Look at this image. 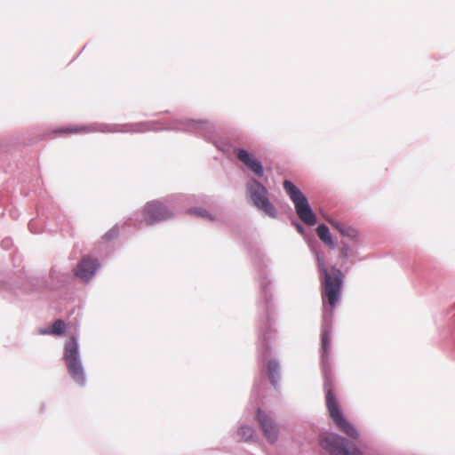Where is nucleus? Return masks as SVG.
<instances>
[{
    "mask_svg": "<svg viewBox=\"0 0 455 455\" xmlns=\"http://www.w3.org/2000/svg\"><path fill=\"white\" fill-rule=\"evenodd\" d=\"M292 224L295 226V228H296L297 231H298L299 234L303 235V234L305 233V228H304V227H303L300 223H299L297 220H293V221H292Z\"/></svg>",
    "mask_w": 455,
    "mask_h": 455,
    "instance_id": "nucleus-25",
    "label": "nucleus"
},
{
    "mask_svg": "<svg viewBox=\"0 0 455 455\" xmlns=\"http://www.w3.org/2000/svg\"><path fill=\"white\" fill-rule=\"evenodd\" d=\"M63 359L72 379L79 383L84 382V369L79 359V347L76 338L71 337L64 346Z\"/></svg>",
    "mask_w": 455,
    "mask_h": 455,
    "instance_id": "nucleus-8",
    "label": "nucleus"
},
{
    "mask_svg": "<svg viewBox=\"0 0 455 455\" xmlns=\"http://www.w3.org/2000/svg\"><path fill=\"white\" fill-rule=\"evenodd\" d=\"M316 232L319 238L325 244H327L331 249H334L335 243L327 225H325L324 223L320 224L316 228Z\"/></svg>",
    "mask_w": 455,
    "mask_h": 455,
    "instance_id": "nucleus-15",
    "label": "nucleus"
},
{
    "mask_svg": "<svg viewBox=\"0 0 455 455\" xmlns=\"http://www.w3.org/2000/svg\"><path fill=\"white\" fill-rule=\"evenodd\" d=\"M331 224L343 236H347L352 241H354L355 243L358 241V235H358L357 230H355V228H353L351 227H347V226H345L342 223H339L338 221H331Z\"/></svg>",
    "mask_w": 455,
    "mask_h": 455,
    "instance_id": "nucleus-14",
    "label": "nucleus"
},
{
    "mask_svg": "<svg viewBox=\"0 0 455 455\" xmlns=\"http://www.w3.org/2000/svg\"><path fill=\"white\" fill-rule=\"evenodd\" d=\"M319 442L331 455H363L354 443L334 433H323L319 436Z\"/></svg>",
    "mask_w": 455,
    "mask_h": 455,
    "instance_id": "nucleus-7",
    "label": "nucleus"
},
{
    "mask_svg": "<svg viewBox=\"0 0 455 455\" xmlns=\"http://www.w3.org/2000/svg\"><path fill=\"white\" fill-rule=\"evenodd\" d=\"M326 390V406L330 414V417L335 423L339 430L346 434L352 439H357L359 434L355 427L344 417L339 406L335 399L334 393L332 390V385L330 382L325 383Z\"/></svg>",
    "mask_w": 455,
    "mask_h": 455,
    "instance_id": "nucleus-6",
    "label": "nucleus"
},
{
    "mask_svg": "<svg viewBox=\"0 0 455 455\" xmlns=\"http://www.w3.org/2000/svg\"><path fill=\"white\" fill-rule=\"evenodd\" d=\"M65 329H66V323L62 320L59 319V320H56L52 323L50 330L40 331V333L41 334L61 335L64 333Z\"/></svg>",
    "mask_w": 455,
    "mask_h": 455,
    "instance_id": "nucleus-16",
    "label": "nucleus"
},
{
    "mask_svg": "<svg viewBox=\"0 0 455 455\" xmlns=\"http://www.w3.org/2000/svg\"><path fill=\"white\" fill-rule=\"evenodd\" d=\"M154 122H140L126 124H115L105 123H93L90 125L63 127L58 130L60 133H77V132H143L147 131H160V130H174L183 131L187 132L195 133L196 136L203 137L209 142H213L215 135L214 125L206 120H193L187 119L172 124L165 128H159L156 126Z\"/></svg>",
    "mask_w": 455,
    "mask_h": 455,
    "instance_id": "nucleus-1",
    "label": "nucleus"
},
{
    "mask_svg": "<svg viewBox=\"0 0 455 455\" xmlns=\"http://www.w3.org/2000/svg\"><path fill=\"white\" fill-rule=\"evenodd\" d=\"M283 187L294 204L295 211L299 220L307 226H315L317 222V217L313 212L306 196L291 180H285Z\"/></svg>",
    "mask_w": 455,
    "mask_h": 455,
    "instance_id": "nucleus-4",
    "label": "nucleus"
},
{
    "mask_svg": "<svg viewBox=\"0 0 455 455\" xmlns=\"http://www.w3.org/2000/svg\"><path fill=\"white\" fill-rule=\"evenodd\" d=\"M236 156L257 177L261 178L264 175V167L262 163L255 158L249 151L244 148H238L236 150Z\"/></svg>",
    "mask_w": 455,
    "mask_h": 455,
    "instance_id": "nucleus-12",
    "label": "nucleus"
},
{
    "mask_svg": "<svg viewBox=\"0 0 455 455\" xmlns=\"http://www.w3.org/2000/svg\"><path fill=\"white\" fill-rule=\"evenodd\" d=\"M119 235V228H118V226L117 225H115L114 227H112L108 232H106L102 238L105 240V241H111L113 240L114 238L117 237Z\"/></svg>",
    "mask_w": 455,
    "mask_h": 455,
    "instance_id": "nucleus-22",
    "label": "nucleus"
},
{
    "mask_svg": "<svg viewBox=\"0 0 455 455\" xmlns=\"http://www.w3.org/2000/svg\"><path fill=\"white\" fill-rule=\"evenodd\" d=\"M58 225L60 226V228L61 230L66 229V228H65V225H64L63 221H60H60H58Z\"/></svg>",
    "mask_w": 455,
    "mask_h": 455,
    "instance_id": "nucleus-26",
    "label": "nucleus"
},
{
    "mask_svg": "<svg viewBox=\"0 0 455 455\" xmlns=\"http://www.w3.org/2000/svg\"><path fill=\"white\" fill-rule=\"evenodd\" d=\"M187 212L190 215H196V216H198V217H201L204 219H210L211 220H213L211 213L204 208H199V207L189 208L187 210Z\"/></svg>",
    "mask_w": 455,
    "mask_h": 455,
    "instance_id": "nucleus-19",
    "label": "nucleus"
},
{
    "mask_svg": "<svg viewBox=\"0 0 455 455\" xmlns=\"http://www.w3.org/2000/svg\"><path fill=\"white\" fill-rule=\"evenodd\" d=\"M12 244V241L10 238H4L1 242V246L4 250H9Z\"/></svg>",
    "mask_w": 455,
    "mask_h": 455,
    "instance_id": "nucleus-24",
    "label": "nucleus"
},
{
    "mask_svg": "<svg viewBox=\"0 0 455 455\" xmlns=\"http://www.w3.org/2000/svg\"><path fill=\"white\" fill-rule=\"evenodd\" d=\"M259 284L262 289V293L266 303V313H270V311L273 310L271 306L272 295L270 293V289L268 288L270 280L265 275L260 274Z\"/></svg>",
    "mask_w": 455,
    "mask_h": 455,
    "instance_id": "nucleus-13",
    "label": "nucleus"
},
{
    "mask_svg": "<svg viewBox=\"0 0 455 455\" xmlns=\"http://www.w3.org/2000/svg\"><path fill=\"white\" fill-rule=\"evenodd\" d=\"M68 273H60L52 269L50 274L51 283H47L44 277H29V279L23 284L22 287L16 286L9 281H0V291L4 294V297L14 301L11 297L13 296H25L28 292L36 291L41 292L44 288L58 289L63 285L69 278Z\"/></svg>",
    "mask_w": 455,
    "mask_h": 455,
    "instance_id": "nucleus-2",
    "label": "nucleus"
},
{
    "mask_svg": "<svg viewBox=\"0 0 455 455\" xmlns=\"http://www.w3.org/2000/svg\"><path fill=\"white\" fill-rule=\"evenodd\" d=\"M246 193L252 204L270 218L277 217V211L268 199L267 188L255 178L246 183Z\"/></svg>",
    "mask_w": 455,
    "mask_h": 455,
    "instance_id": "nucleus-5",
    "label": "nucleus"
},
{
    "mask_svg": "<svg viewBox=\"0 0 455 455\" xmlns=\"http://www.w3.org/2000/svg\"><path fill=\"white\" fill-rule=\"evenodd\" d=\"M61 219H65V216H62V217H59V220L58 221H62Z\"/></svg>",
    "mask_w": 455,
    "mask_h": 455,
    "instance_id": "nucleus-28",
    "label": "nucleus"
},
{
    "mask_svg": "<svg viewBox=\"0 0 455 455\" xmlns=\"http://www.w3.org/2000/svg\"><path fill=\"white\" fill-rule=\"evenodd\" d=\"M185 198L184 196H173L170 201V205L172 207L173 210L179 211L177 204L179 202L183 201Z\"/></svg>",
    "mask_w": 455,
    "mask_h": 455,
    "instance_id": "nucleus-23",
    "label": "nucleus"
},
{
    "mask_svg": "<svg viewBox=\"0 0 455 455\" xmlns=\"http://www.w3.org/2000/svg\"><path fill=\"white\" fill-rule=\"evenodd\" d=\"M331 347V331L324 327L322 331V349L323 355H327Z\"/></svg>",
    "mask_w": 455,
    "mask_h": 455,
    "instance_id": "nucleus-17",
    "label": "nucleus"
},
{
    "mask_svg": "<svg viewBox=\"0 0 455 455\" xmlns=\"http://www.w3.org/2000/svg\"><path fill=\"white\" fill-rule=\"evenodd\" d=\"M340 245L341 247L339 250V258L347 259L348 257H350L352 255V252L349 244L345 241H341Z\"/></svg>",
    "mask_w": 455,
    "mask_h": 455,
    "instance_id": "nucleus-21",
    "label": "nucleus"
},
{
    "mask_svg": "<svg viewBox=\"0 0 455 455\" xmlns=\"http://www.w3.org/2000/svg\"><path fill=\"white\" fill-rule=\"evenodd\" d=\"M132 221V219H129V220L126 222L127 225H130V222Z\"/></svg>",
    "mask_w": 455,
    "mask_h": 455,
    "instance_id": "nucleus-29",
    "label": "nucleus"
},
{
    "mask_svg": "<svg viewBox=\"0 0 455 455\" xmlns=\"http://www.w3.org/2000/svg\"><path fill=\"white\" fill-rule=\"evenodd\" d=\"M238 434L243 439L248 441L253 437L254 430L249 426H243L240 427Z\"/></svg>",
    "mask_w": 455,
    "mask_h": 455,
    "instance_id": "nucleus-20",
    "label": "nucleus"
},
{
    "mask_svg": "<svg viewBox=\"0 0 455 455\" xmlns=\"http://www.w3.org/2000/svg\"><path fill=\"white\" fill-rule=\"evenodd\" d=\"M33 225H34V221H33V220H31V221L28 223V228H29V229L31 230V232L36 233V231H34V230H33Z\"/></svg>",
    "mask_w": 455,
    "mask_h": 455,
    "instance_id": "nucleus-27",
    "label": "nucleus"
},
{
    "mask_svg": "<svg viewBox=\"0 0 455 455\" xmlns=\"http://www.w3.org/2000/svg\"><path fill=\"white\" fill-rule=\"evenodd\" d=\"M257 421L263 432L265 438L270 443H275L278 439L279 428L275 420L260 409L257 411Z\"/></svg>",
    "mask_w": 455,
    "mask_h": 455,
    "instance_id": "nucleus-11",
    "label": "nucleus"
},
{
    "mask_svg": "<svg viewBox=\"0 0 455 455\" xmlns=\"http://www.w3.org/2000/svg\"><path fill=\"white\" fill-rule=\"evenodd\" d=\"M311 250L315 257L320 275L323 277V306L326 307V304H328L331 307V311H332L337 301L340 298L341 287L343 284L342 272L334 267H331V273L329 272L321 252L313 247Z\"/></svg>",
    "mask_w": 455,
    "mask_h": 455,
    "instance_id": "nucleus-3",
    "label": "nucleus"
},
{
    "mask_svg": "<svg viewBox=\"0 0 455 455\" xmlns=\"http://www.w3.org/2000/svg\"><path fill=\"white\" fill-rule=\"evenodd\" d=\"M173 217V212L160 201H151L144 208V219L147 225L167 220Z\"/></svg>",
    "mask_w": 455,
    "mask_h": 455,
    "instance_id": "nucleus-9",
    "label": "nucleus"
},
{
    "mask_svg": "<svg viewBox=\"0 0 455 455\" xmlns=\"http://www.w3.org/2000/svg\"><path fill=\"white\" fill-rule=\"evenodd\" d=\"M268 377L273 385H275L278 379L279 365L275 361H269L267 363Z\"/></svg>",
    "mask_w": 455,
    "mask_h": 455,
    "instance_id": "nucleus-18",
    "label": "nucleus"
},
{
    "mask_svg": "<svg viewBox=\"0 0 455 455\" xmlns=\"http://www.w3.org/2000/svg\"><path fill=\"white\" fill-rule=\"evenodd\" d=\"M100 267V263L97 258L86 255L78 261L74 268V273L83 282L89 283Z\"/></svg>",
    "mask_w": 455,
    "mask_h": 455,
    "instance_id": "nucleus-10",
    "label": "nucleus"
}]
</instances>
